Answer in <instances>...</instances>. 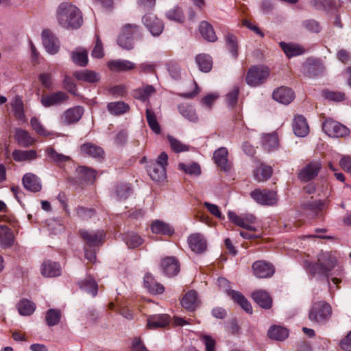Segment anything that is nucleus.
<instances>
[{
  "instance_id": "obj_1",
  "label": "nucleus",
  "mask_w": 351,
  "mask_h": 351,
  "mask_svg": "<svg viewBox=\"0 0 351 351\" xmlns=\"http://www.w3.org/2000/svg\"><path fill=\"white\" fill-rule=\"evenodd\" d=\"M56 17L58 23L65 29L79 28L83 23L80 10L69 2H62L56 9Z\"/></svg>"
},
{
  "instance_id": "obj_2",
  "label": "nucleus",
  "mask_w": 351,
  "mask_h": 351,
  "mask_svg": "<svg viewBox=\"0 0 351 351\" xmlns=\"http://www.w3.org/2000/svg\"><path fill=\"white\" fill-rule=\"evenodd\" d=\"M336 257L331 252H320L317 256V262L311 263L307 260L304 262V267L312 275H328V273L336 267Z\"/></svg>"
},
{
  "instance_id": "obj_3",
  "label": "nucleus",
  "mask_w": 351,
  "mask_h": 351,
  "mask_svg": "<svg viewBox=\"0 0 351 351\" xmlns=\"http://www.w3.org/2000/svg\"><path fill=\"white\" fill-rule=\"evenodd\" d=\"M229 219L236 225L241 226L246 231H241L240 235L246 239H252L260 237V234H256V229L254 225L256 218L252 214L245 215H237L235 213L230 211L228 213Z\"/></svg>"
},
{
  "instance_id": "obj_4",
  "label": "nucleus",
  "mask_w": 351,
  "mask_h": 351,
  "mask_svg": "<svg viewBox=\"0 0 351 351\" xmlns=\"http://www.w3.org/2000/svg\"><path fill=\"white\" fill-rule=\"evenodd\" d=\"M168 156L165 152H162L157 160L152 162L147 167V171L150 178L156 182L163 181L167 176L166 166L167 165Z\"/></svg>"
},
{
  "instance_id": "obj_5",
  "label": "nucleus",
  "mask_w": 351,
  "mask_h": 351,
  "mask_svg": "<svg viewBox=\"0 0 351 351\" xmlns=\"http://www.w3.org/2000/svg\"><path fill=\"white\" fill-rule=\"evenodd\" d=\"M270 75V69L267 66L256 65L251 66L246 75L245 80L251 86H258L264 84Z\"/></svg>"
},
{
  "instance_id": "obj_6",
  "label": "nucleus",
  "mask_w": 351,
  "mask_h": 351,
  "mask_svg": "<svg viewBox=\"0 0 351 351\" xmlns=\"http://www.w3.org/2000/svg\"><path fill=\"white\" fill-rule=\"evenodd\" d=\"M330 306L324 301L315 302L309 312L310 320L317 323H325L330 317Z\"/></svg>"
},
{
  "instance_id": "obj_7",
  "label": "nucleus",
  "mask_w": 351,
  "mask_h": 351,
  "mask_svg": "<svg viewBox=\"0 0 351 351\" xmlns=\"http://www.w3.org/2000/svg\"><path fill=\"white\" fill-rule=\"evenodd\" d=\"M219 286L225 289L227 294L234 300V302L237 303L245 311L248 313H252V308L251 304L244 297V295L239 292L234 290H229V282L224 278H218Z\"/></svg>"
},
{
  "instance_id": "obj_8",
  "label": "nucleus",
  "mask_w": 351,
  "mask_h": 351,
  "mask_svg": "<svg viewBox=\"0 0 351 351\" xmlns=\"http://www.w3.org/2000/svg\"><path fill=\"white\" fill-rule=\"evenodd\" d=\"M250 196L257 204L263 206H275L278 200L276 192L269 189H255Z\"/></svg>"
},
{
  "instance_id": "obj_9",
  "label": "nucleus",
  "mask_w": 351,
  "mask_h": 351,
  "mask_svg": "<svg viewBox=\"0 0 351 351\" xmlns=\"http://www.w3.org/2000/svg\"><path fill=\"white\" fill-rule=\"evenodd\" d=\"M323 131L330 137L341 138L348 135L349 129L343 124L327 118L322 124Z\"/></svg>"
},
{
  "instance_id": "obj_10",
  "label": "nucleus",
  "mask_w": 351,
  "mask_h": 351,
  "mask_svg": "<svg viewBox=\"0 0 351 351\" xmlns=\"http://www.w3.org/2000/svg\"><path fill=\"white\" fill-rule=\"evenodd\" d=\"M139 33V28L136 25H125L120 34L117 43L118 45L125 49H131L133 47V38Z\"/></svg>"
},
{
  "instance_id": "obj_11",
  "label": "nucleus",
  "mask_w": 351,
  "mask_h": 351,
  "mask_svg": "<svg viewBox=\"0 0 351 351\" xmlns=\"http://www.w3.org/2000/svg\"><path fill=\"white\" fill-rule=\"evenodd\" d=\"M43 44L46 51L54 55L57 53L60 47V43L56 35L49 29H45L42 32Z\"/></svg>"
},
{
  "instance_id": "obj_12",
  "label": "nucleus",
  "mask_w": 351,
  "mask_h": 351,
  "mask_svg": "<svg viewBox=\"0 0 351 351\" xmlns=\"http://www.w3.org/2000/svg\"><path fill=\"white\" fill-rule=\"evenodd\" d=\"M80 235L86 243L85 247L89 248L99 246L104 241L105 233L103 230H81Z\"/></svg>"
},
{
  "instance_id": "obj_13",
  "label": "nucleus",
  "mask_w": 351,
  "mask_h": 351,
  "mask_svg": "<svg viewBox=\"0 0 351 351\" xmlns=\"http://www.w3.org/2000/svg\"><path fill=\"white\" fill-rule=\"evenodd\" d=\"M254 276L259 278L271 277L275 271L274 266L265 261H257L252 265Z\"/></svg>"
},
{
  "instance_id": "obj_14",
  "label": "nucleus",
  "mask_w": 351,
  "mask_h": 351,
  "mask_svg": "<svg viewBox=\"0 0 351 351\" xmlns=\"http://www.w3.org/2000/svg\"><path fill=\"white\" fill-rule=\"evenodd\" d=\"M143 23L153 36H158L162 32L164 25L156 16L149 13L143 17Z\"/></svg>"
},
{
  "instance_id": "obj_15",
  "label": "nucleus",
  "mask_w": 351,
  "mask_h": 351,
  "mask_svg": "<svg viewBox=\"0 0 351 351\" xmlns=\"http://www.w3.org/2000/svg\"><path fill=\"white\" fill-rule=\"evenodd\" d=\"M69 98L66 93L62 91H58L48 95H43L41 97V104L45 107L60 105Z\"/></svg>"
},
{
  "instance_id": "obj_16",
  "label": "nucleus",
  "mask_w": 351,
  "mask_h": 351,
  "mask_svg": "<svg viewBox=\"0 0 351 351\" xmlns=\"http://www.w3.org/2000/svg\"><path fill=\"white\" fill-rule=\"evenodd\" d=\"M321 168L320 162L312 161L300 171L298 177L302 181H309L317 176Z\"/></svg>"
},
{
  "instance_id": "obj_17",
  "label": "nucleus",
  "mask_w": 351,
  "mask_h": 351,
  "mask_svg": "<svg viewBox=\"0 0 351 351\" xmlns=\"http://www.w3.org/2000/svg\"><path fill=\"white\" fill-rule=\"evenodd\" d=\"M61 271L60 264L51 261H45L40 267L41 274L47 278L58 276L61 274Z\"/></svg>"
},
{
  "instance_id": "obj_18",
  "label": "nucleus",
  "mask_w": 351,
  "mask_h": 351,
  "mask_svg": "<svg viewBox=\"0 0 351 351\" xmlns=\"http://www.w3.org/2000/svg\"><path fill=\"white\" fill-rule=\"evenodd\" d=\"M188 243L191 250L196 253H202L206 248V241L204 236L199 233L191 234L188 239Z\"/></svg>"
},
{
  "instance_id": "obj_19",
  "label": "nucleus",
  "mask_w": 351,
  "mask_h": 351,
  "mask_svg": "<svg viewBox=\"0 0 351 351\" xmlns=\"http://www.w3.org/2000/svg\"><path fill=\"white\" fill-rule=\"evenodd\" d=\"M294 97L293 91L291 88L284 86L277 88L273 93L274 99L283 104H290Z\"/></svg>"
},
{
  "instance_id": "obj_20",
  "label": "nucleus",
  "mask_w": 351,
  "mask_h": 351,
  "mask_svg": "<svg viewBox=\"0 0 351 351\" xmlns=\"http://www.w3.org/2000/svg\"><path fill=\"white\" fill-rule=\"evenodd\" d=\"M293 130L294 134L298 136L304 137L308 134L309 127L303 116H295L293 121Z\"/></svg>"
},
{
  "instance_id": "obj_21",
  "label": "nucleus",
  "mask_w": 351,
  "mask_h": 351,
  "mask_svg": "<svg viewBox=\"0 0 351 351\" xmlns=\"http://www.w3.org/2000/svg\"><path fill=\"white\" fill-rule=\"evenodd\" d=\"M73 75L78 81L90 84L97 82L100 79L97 73L88 69L75 71Z\"/></svg>"
},
{
  "instance_id": "obj_22",
  "label": "nucleus",
  "mask_w": 351,
  "mask_h": 351,
  "mask_svg": "<svg viewBox=\"0 0 351 351\" xmlns=\"http://www.w3.org/2000/svg\"><path fill=\"white\" fill-rule=\"evenodd\" d=\"M23 184L27 190L32 192H38L42 189V184L39 178L31 173L24 175Z\"/></svg>"
},
{
  "instance_id": "obj_23",
  "label": "nucleus",
  "mask_w": 351,
  "mask_h": 351,
  "mask_svg": "<svg viewBox=\"0 0 351 351\" xmlns=\"http://www.w3.org/2000/svg\"><path fill=\"white\" fill-rule=\"evenodd\" d=\"M161 266L164 273L169 276L176 275L180 270V265L174 257H167L162 261Z\"/></svg>"
},
{
  "instance_id": "obj_24",
  "label": "nucleus",
  "mask_w": 351,
  "mask_h": 351,
  "mask_svg": "<svg viewBox=\"0 0 351 351\" xmlns=\"http://www.w3.org/2000/svg\"><path fill=\"white\" fill-rule=\"evenodd\" d=\"M83 114V108L76 106L68 109L62 114L61 119L63 123L71 124L78 121Z\"/></svg>"
},
{
  "instance_id": "obj_25",
  "label": "nucleus",
  "mask_w": 351,
  "mask_h": 351,
  "mask_svg": "<svg viewBox=\"0 0 351 351\" xmlns=\"http://www.w3.org/2000/svg\"><path fill=\"white\" fill-rule=\"evenodd\" d=\"M181 304L188 311H194L199 305L197 292L192 290L186 293L181 300Z\"/></svg>"
},
{
  "instance_id": "obj_26",
  "label": "nucleus",
  "mask_w": 351,
  "mask_h": 351,
  "mask_svg": "<svg viewBox=\"0 0 351 351\" xmlns=\"http://www.w3.org/2000/svg\"><path fill=\"white\" fill-rule=\"evenodd\" d=\"M14 237L12 230L7 226H0V247L5 248L12 245Z\"/></svg>"
},
{
  "instance_id": "obj_27",
  "label": "nucleus",
  "mask_w": 351,
  "mask_h": 351,
  "mask_svg": "<svg viewBox=\"0 0 351 351\" xmlns=\"http://www.w3.org/2000/svg\"><path fill=\"white\" fill-rule=\"evenodd\" d=\"M252 298L260 306L264 308H269L271 306V298L267 292L263 290H257L252 293Z\"/></svg>"
},
{
  "instance_id": "obj_28",
  "label": "nucleus",
  "mask_w": 351,
  "mask_h": 351,
  "mask_svg": "<svg viewBox=\"0 0 351 351\" xmlns=\"http://www.w3.org/2000/svg\"><path fill=\"white\" fill-rule=\"evenodd\" d=\"M144 287L153 294H160L165 290L164 287L157 282L150 274H146L144 277Z\"/></svg>"
},
{
  "instance_id": "obj_29",
  "label": "nucleus",
  "mask_w": 351,
  "mask_h": 351,
  "mask_svg": "<svg viewBox=\"0 0 351 351\" xmlns=\"http://www.w3.org/2000/svg\"><path fill=\"white\" fill-rule=\"evenodd\" d=\"M108 68L114 71H127L135 68V64L126 60H116L108 62Z\"/></svg>"
},
{
  "instance_id": "obj_30",
  "label": "nucleus",
  "mask_w": 351,
  "mask_h": 351,
  "mask_svg": "<svg viewBox=\"0 0 351 351\" xmlns=\"http://www.w3.org/2000/svg\"><path fill=\"white\" fill-rule=\"evenodd\" d=\"M81 152L95 158H103L104 152L103 149L93 143H87L81 146Z\"/></svg>"
},
{
  "instance_id": "obj_31",
  "label": "nucleus",
  "mask_w": 351,
  "mask_h": 351,
  "mask_svg": "<svg viewBox=\"0 0 351 351\" xmlns=\"http://www.w3.org/2000/svg\"><path fill=\"white\" fill-rule=\"evenodd\" d=\"M169 322V317L167 315H155L148 317L147 327L150 329L165 327Z\"/></svg>"
},
{
  "instance_id": "obj_32",
  "label": "nucleus",
  "mask_w": 351,
  "mask_h": 351,
  "mask_svg": "<svg viewBox=\"0 0 351 351\" xmlns=\"http://www.w3.org/2000/svg\"><path fill=\"white\" fill-rule=\"evenodd\" d=\"M36 151L14 149L12 152V158L16 162L31 161L37 158Z\"/></svg>"
},
{
  "instance_id": "obj_33",
  "label": "nucleus",
  "mask_w": 351,
  "mask_h": 351,
  "mask_svg": "<svg viewBox=\"0 0 351 351\" xmlns=\"http://www.w3.org/2000/svg\"><path fill=\"white\" fill-rule=\"evenodd\" d=\"M15 139L20 145L25 147L33 145L36 143L34 138L27 131L23 129L16 130Z\"/></svg>"
},
{
  "instance_id": "obj_34",
  "label": "nucleus",
  "mask_w": 351,
  "mask_h": 351,
  "mask_svg": "<svg viewBox=\"0 0 351 351\" xmlns=\"http://www.w3.org/2000/svg\"><path fill=\"white\" fill-rule=\"evenodd\" d=\"M228 150L225 147H220L214 153L213 158L215 162L218 167L223 170H227L229 167L228 161Z\"/></svg>"
},
{
  "instance_id": "obj_35",
  "label": "nucleus",
  "mask_w": 351,
  "mask_h": 351,
  "mask_svg": "<svg viewBox=\"0 0 351 351\" xmlns=\"http://www.w3.org/2000/svg\"><path fill=\"white\" fill-rule=\"evenodd\" d=\"M152 231L156 234L171 236L173 234V228L168 223L160 220L154 221L151 226Z\"/></svg>"
},
{
  "instance_id": "obj_36",
  "label": "nucleus",
  "mask_w": 351,
  "mask_h": 351,
  "mask_svg": "<svg viewBox=\"0 0 351 351\" xmlns=\"http://www.w3.org/2000/svg\"><path fill=\"white\" fill-rule=\"evenodd\" d=\"M199 30L202 37L210 42H215L217 36L212 25L206 21H202L199 26Z\"/></svg>"
},
{
  "instance_id": "obj_37",
  "label": "nucleus",
  "mask_w": 351,
  "mask_h": 351,
  "mask_svg": "<svg viewBox=\"0 0 351 351\" xmlns=\"http://www.w3.org/2000/svg\"><path fill=\"white\" fill-rule=\"evenodd\" d=\"M272 174V169L271 167L261 164L258 167L254 172V176L258 182H263L268 180Z\"/></svg>"
},
{
  "instance_id": "obj_38",
  "label": "nucleus",
  "mask_w": 351,
  "mask_h": 351,
  "mask_svg": "<svg viewBox=\"0 0 351 351\" xmlns=\"http://www.w3.org/2000/svg\"><path fill=\"white\" fill-rule=\"evenodd\" d=\"M81 289H84L93 296H95L97 293V284L95 280L90 276L79 283Z\"/></svg>"
},
{
  "instance_id": "obj_39",
  "label": "nucleus",
  "mask_w": 351,
  "mask_h": 351,
  "mask_svg": "<svg viewBox=\"0 0 351 351\" xmlns=\"http://www.w3.org/2000/svg\"><path fill=\"white\" fill-rule=\"evenodd\" d=\"M289 335L288 330L282 326H274L270 328L268 331V336L273 339L282 341Z\"/></svg>"
},
{
  "instance_id": "obj_40",
  "label": "nucleus",
  "mask_w": 351,
  "mask_h": 351,
  "mask_svg": "<svg viewBox=\"0 0 351 351\" xmlns=\"http://www.w3.org/2000/svg\"><path fill=\"white\" fill-rule=\"evenodd\" d=\"M107 108L110 114L114 115H121L129 110V106L123 101H117L109 103Z\"/></svg>"
},
{
  "instance_id": "obj_41",
  "label": "nucleus",
  "mask_w": 351,
  "mask_h": 351,
  "mask_svg": "<svg viewBox=\"0 0 351 351\" xmlns=\"http://www.w3.org/2000/svg\"><path fill=\"white\" fill-rule=\"evenodd\" d=\"M280 47L287 57L298 56L304 53V50L302 47L295 44H286L280 43Z\"/></svg>"
},
{
  "instance_id": "obj_42",
  "label": "nucleus",
  "mask_w": 351,
  "mask_h": 351,
  "mask_svg": "<svg viewBox=\"0 0 351 351\" xmlns=\"http://www.w3.org/2000/svg\"><path fill=\"white\" fill-rule=\"evenodd\" d=\"M196 62L199 69L203 72H208L212 68V58L208 55L199 54L197 56Z\"/></svg>"
},
{
  "instance_id": "obj_43",
  "label": "nucleus",
  "mask_w": 351,
  "mask_h": 351,
  "mask_svg": "<svg viewBox=\"0 0 351 351\" xmlns=\"http://www.w3.org/2000/svg\"><path fill=\"white\" fill-rule=\"evenodd\" d=\"M17 308L20 315L28 316L34 312L36 306L32 302L28 300H23L18 304Z\"/></svg>"
},
{
  "instance_id": "obj_44",
  "label": "nucleus",
  "mask_w": 351,
  "mask_h": 351,
  "mask_svg": "<svg viewBox=\"0 0 351 351\" xmlns=\"http://www.w3.org/2000/svg\"><path fill=\"white\" fill-rule=\"evenodd\" d=\"M10 106L15 117L19 120H23L25 115L23 111V104L21 99L19 97H15L10 103Z\"/></svg>"
},
{
  "instance_id": "obj_45",
  "label": "nucleus",
  "mask_w": 351,
  "mask_h": 351,
  "mask_svg": "<svg viewBox=\"0 0 351 351\" xmlns=\"http://www.w3.org/2000/svg\"><path fill=\"white\" fill-rule=\"evenodd\" d=\"M263 145L265 149L272 151L278 146V138L276 133L265 134L263 137Z\"/></svg>"
},
{
  "instance_id": "obj_46",
  "label": "nucleus",
  "mask_w": 351,
  "mask_h": 351,
  "mask_svg": "<svg viewBox=\"0 0 351 351\" xmlns=\"http://www.w3.org/2000/svg\"><path fill=\"white\" fill-rule=\"evenodd\" d=\"M156 90L152 85L143 86L141 88H139L134 92V97L138 99L145 101L149 99V97L155 93Z\"/></svg>"
},
{
  "instance_id": "obj_47",
  "label": "nucleus",
  "mask_w": 351,
  "mask_h": 351,
  "mask_svg": "<svg viewBox=\"0 0 351 351\" xmlns=\"http://www.w3.org/2000/svg\"><path fill=\"white\" fill-rule=\"evenodd\" d=\"M226 46L232 56L236 58L238 56L237 38L233 34L228 32L226 36Z\"/></svg>"
},
{
  "instance_id": "obj_48",
  "label": "nucleus",
  "mask_w": 351,
  "mask_h": 351,
  "mask_svg": "<svg viewBox=\"0 0 351 351\" xmlns=\"http://www.w3.org/2000/svg\"><path fill=\"white\" fill-rule=\"evenodd\" d=\"M72 60L74 63L84 66L88 63V53L85 49H78L72 53Z\"/></svg>"
},
{
  "instance_id": "obj_49",
  "label": "nucleus",
  "mask_w": 351,
  "mask_h": 351,
  "mask_svg": "<svg viewBox=\"0 0 351 351\" xmlns=\"http://www.w3.org/2000/svg\"><path fill=\"white\" fill-rule=\"evenodd\" d=\"M61 318V312L58 309H49L46 312L45 320L49 326L57 325Z\"/></svg>"
},
{
  "instance_id": "obj_50",
  "label": "nucleus",
  "mask_w": 351,
  "mask_h": 351,
  "mask_svg": "<svg viewBox=\"0 0 351 351\" xmlns=\"http://www.w3.org/2000/svg\"><path fill=\"white\" fill-rule=\"evenodd\" d=\"M180 113L186 119L192 122H196L198 117L193 108L188 105L180 104L178 106Z\"/></svg>"
},
{
  "instance_id": "obj_51",
  "label": "nucleus",
  "mask_w": 351,
  "mask_h": 351,
  "mask_svg": "<svg viewBox=\"0 0 351 351\" xmlns=\"http://www.w3.org/2000/svg\"><path fill=\"white\" fill-rule=\"evenodd\" d=\"M146 119L152 130L156 134H159L160 132V127L157 121L156 116L154 112L149 108L146 110Z\"/></svg>"
},
{
  "instance_id": "obj_52",
  "label": "nucleus",
  "mask_w": 351,
  "mask_h": 351,
  "mask_svg": "<svg viewBox=\"0 0 351 351\" xmlns=\"http://www.w3.org/2000/svg\"><path fill=\"white\" fill-rule=\"evenodd\" d=\"M179 169L189 175L199 176L201 173L200 166L196 162L190 164L180 163Z\"/></svg>"
},
{
  "instance_id": "obj_53",
  "label": "nucleus",
  "mask_w": 351,
  "mask_h": 351,
  "mask_svg": "<svg viewBox=\"0 0 351 351\" xmlns=\"http://www.w3.org/2000/svg\"><path fill=\"white\" fill-rule=\"evenodd\" d=\"M30 124L33 130L40 136L46 137L52 134L51 132L48 131L44 128V126L39 121L38 119L36 117H32L31 119Z\"/></svg>"
},
{
  "instance_id": "obj_54",
  "label": "nucleus",
  "mask_w": 351,
  "mask_h": 351,
  "mask_svg": "<svg viewBox=\"0 0 351 351\" xmlns=\"http://www.w3.org/2000/svg\"><path fill=\"white\" fill-rule=\"evenodd\" d=\"M125 241L130 248L138 247L143 243V239L139 235L134 232L128 234L125 236Z\"/></svg>"
},
{
  "instance_id": "obj_55",
  "label": "nucleus",
  "mask_w": 351,
  "mask_h": 351,
  "mask_svg": "<svg viewBox=\"0 0 351 351\" xmlns=\"http://www.w3.org/2000/svg\"><path fill=\"white\" fill-rule=\"evenodd\" d=\"M322 95L329 101H341L345 99V94L340 91H332L329 90H323Z\"/></svg>"
},
{
  "instance_id": "obj_56",
  "label": "nucleus",
  "mask_w": 351,
  "mask_h": 351,
  "mask_svg": "<svg viewBox=\"0 0 351 351\" xmlns=\"http://www.w3.org/2000/svg\"><path fill=\"white\" fill-rule=\"evenodd\" d=\"M166 16L168 19L174 21L178 23H182L184 21V15L182 11L178 7H175L169 10L167 12Z\"/></svg>"
},
{
  "instance_id": "obj_57",
  "label": "nucleus",
  "mask_w": 351,
  "mask_h": 351,
  "mask_svg": "<svg viewBox=\"0 0 351 351\" xmlns=\"http://www.w3.org/2000/svg\"><path fill=\"white\" fill-rule=\"evenodd\" d=\"M169 142L171 149L176 152L180 153L182 152H186L189 150V146L182 143L180 141L173 138V136H169L167 137Z\"/></svg>"
},
{
  "instance_id": "obj_58",
  "label": "nucleus",
  "mask_w": 351,
  "mask_h": 351,
  "mask_svg": "<svg viewBox=\"0 0 351 351\" xmlns=\"http://www.w3.org/2000/svg\"><path fill=\"white\" fill-rule=\"evenodd\" d=\"M77 171L80 178L86 181H93L97 176L95 170L86 167H80Z\"/></svg>"
},
{
  "instance_id": "obj_59",
  "label": "nucleus",
  "mask_w": 351,
  "mask_h": 351,
  "mask_svg": "<svg viewBox=\"0 0 351 351\" xmlns=\"http://www.w3.org/2000/svg\"><path fill=\"white\" fill-rule=\"evenodd\" d=\"M95 37L96 41L92 51V56L96 58H101L104 56V54L103 45L98 34H96Z\"/></svg>"
},
{
  "instance_id": "obj_60",
  "label": "nucleus",
  "mask_w": 351,
  "mask_h": 351,
  "mask_svg": "<svg viewBox=\"0 0 351 351\" xmlns=\"http://www.w3.org/2000/svg\"><path fill=\"white\" fill-rule=\"evenodd\" d=\"M167 69L171 77L178 80L181 76V69L177 62H170L167 64Z\"/></svg>"
},
{
  "instance_id": "obj_61",
  "label": "nucleus",
  "mask_w": 351,
  "mask_h": 351,
  "mask_svg": "<svg viewBox=\"0 0 351 351\" xmlns=\"http://www.w3.org/2000/svg\"><path fill=\"white\" fill-rule=\"evenodd\" d=\"M200 339L205 345L206 351H215L216 342L210 336L202 335Z\"/></svg>"
},
{
  "instance_id": "obj_62",
  "label": "nucleus",
  "mask_w": 351,
  "mask_h": 351,
  "mask_svg": "<svg viewBox=\"0 0 351 351\" xmlns=\"http://www.w3.org/2000/svg\"><path fill=\"white\" fill-rule=\"evenodd\" d=\"M204 206L206 208L209 213L216 218L219 219H221L223 218L219 208L217 205L205 202L204 203Z\"/></svg>"
},
{
  "instance_id": "obj_63",
  "label": "nucleus",
  "mask_w": 351,
  "mask_h": 351,
  "mask_svg": "<svg viewBox=\"0 0 351 351\" xmlns=\"http://www.w3.org/2000/svg\"><path fill=\"white\" fill-rule=\"evenodd\" d=\"M117 310L119 312L121 315H122L126 319H130L133 317V313L132 311L130 310V307L128 306V304L123 303L119 304L117 307Z\"/></svg>"
},
{
  "instance_id": "obj_64",
  "label": "nucleus",
  "mask_w": 351,
  "mask_h": 351,
  "mask_svg": "<svg viewBox=\"0 0 351 351\" xmlns=\"http://www.w3.org/2000/svg\"><path fill=\"white\" fill-rule=\"evenodd\" d=\"M339 347L344 351H351V330L339 341Z\"/></svg>"
}]
</instances>
